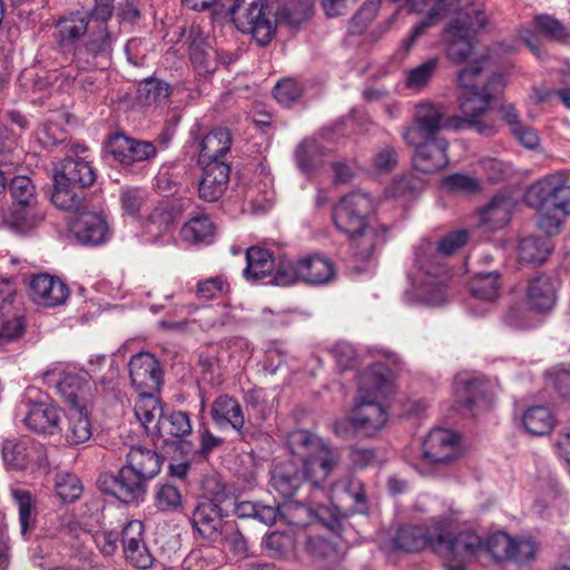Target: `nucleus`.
Instances as JSON below:
<instances>
[{
  "label": "nucleus",
  "instance_id": "42",
  "mask_svg": "<svg viewBox=\"0 0 570 570\" xmlns=\"http://www.w3.org/2000/svg\"><path fill=\"white\" fill-rule=\"evenodd\" d=\"M174 222V208L168 202H160L147 215L144 228L151 239H157L173 226Z\"/></svg>",
  "mask_w": 570,
  "mask_h": 570
},
{
  "label": "nucleus",
  "instance_id": "38",
  "mask_svg": "<svg viewBox=\"0 0 570 570\" xmlns=\"http://www.w3.org/2000/svg\"><path fill=\"white\" fill-rule=\"evenodd\" d=\"M37 448L27 441L6 440L2 444V459L10 470H24L35 460Z\"/></svg>",
  "mask_w": 570,
  "mask_h": 570
},
{
  "label": "nucleus",
  "instance_id": "25",
  "mask_svg": "<svg viewBox=\"0 0 570 570\" xmlns=\"http://www.w3.org/2000/svg\"><path fill=\"white\" fill-rule=\"evenodd\" d=\"M76 238L83 245H100L109 237V225L102 214L80 213L71 227Z\"/></svg>",
  "mask_w": 570,
  "mask_h": 570
},
{
  "label": "nucleus",
  "instance_id": "29",
  "mask_svg": "<svg viewBox=\"0 0 570 570\" xmlns=\"http://www.w3.org/2000/svg\"><path fill=\"white\" fill-rule=\"evenodd\" d=\"M556 302L557 288L550 276L540 275L529 282L527 304L531 309L546 313L554 307Z\"/></svg>",
  "mask_w": 570,
  "mask_h": 570
},
{
  "label": "nucleus",
  "instance_id": "61",
  "mask_svg": "<svg viewBox=\"0 0 570 570\" xmlns=\"http://www.w3.org/2000/svg\"><path fill=\"white\" fill-rule=\"evenodd\" d=\"M469 235L465 230H455L448 234L439 243L435 244L439 256L445 261L446 257L453 255L463 247L468 242Z\"/></svg>",
  "mask_w": 570,
  "mask_h": 570
},
{
  "label": "nucleus",
  "instance_id": "57",
  "mask_svg": "<svg viewBox=\"0 0 570 570\" xmlns=\"http://www.w3.org/2000/svg\"><path fill=\"white\" fill-rule=\"evenodd\" d=\"M513 540L505 532H497L489 537L485 544L487 551L497 561H508L511 559Z\"/></svg>",
  "mask_w": 570,
  "mask_h": 570
},
{
  "label": "nucleus",
  "instance_id": "11",
  "mask_svg": "<svg viewBox=\"0 0 570 570\" xmlns=\"http://www.w3.org/2000/svg\"><path fill=\"white\" fill-rule=\"evenodd\" d=\"M420 473L429 474L440 465L452 463L462 455L460 438L448 429H433L422 443Z\"/></svg>",
  "mask_w": 570,
  "mask_h": 570
},
{
  "label": "nucleus",
  "instance_id": "49",
  "mask_svg": "<svg viewBox=\"0 0 570 570\" xmlns=\"http://www.w3.org/2000/svg\"><path fill=\"white\" fill-rule=\"evenodd\" d=\"M181 236L190 243H209L214 236V225L206 216H196L181 228Z\"/></svg>",
  "mask_w": 570,
  "mask_h": 570
},
{
  "label": "nucleus",
  "instance_id": "19",
  "mask_svg": "<svg viewBox=\"0 0 570 570\" xmlns=\"http://www.w3.org/2000/svg\"><path fill=\"white\" fill-rule=\"evenodd\" d=\"M24 328V316L11 285L0 281V347L20 338Z\"/></svg>",
  "mask_w": 570,
  "mask_h": 570
},
{
  "label": "nucleus",
  "instance_id": "16",
  "mask_svg": "<svg viewBox=\"0 0 570 570\" xmlns=\"http://www.w3.org/2000/svg\"><path fill=\"white\" fill-rule=\"evenodd\" d=\"M442 518L433 517L424 525H406L400 528L394 538L395 548L405 552H417L431 549L438 553L441 548Z\"/></svg>",
  "mask_w": 570,
  "mask_h": 570
},
{
  "label": "nucleus",
  "instance_id": "14",
  "mask_svg": "<svg viewBox=\"0 0 570 570\" xmlns=\"http://www.w3.org/2000/svg\"><path fill=\"white\" fill-rule=\"evenodd\" d=\"M190 139L198 150V164L228 163L226 158L230 151L233 138L227 128L217 127L204 131L202 126L196 124L190 129Z\"/></svg>",
  "mask_w": 570,
  "mask_h": 570
},
{
  "label": "nucleus",
  "instance_id": "21",
  "mask_svg": "<svg viewBox=\"0 0 570 570\" xmlns=\"http://www.w3.org/2000/svg\"><path fill=\"white\" fill-rule=\"evenodd\" d=\"M32 392V390H29L27 396L20 404V407L26 411L23 422L29 430L36 433L51 434L59 425V410L45 399L32 401L30 396Z\"/></svg>",
  "mask_w": 570,
  "mask_h": 570
},
{
  "label": "nucleus",
  "instance_id": "4",
  "mask_svg": "<svg viewBox=\"0 0 570 570\" xmlns=\"http://www.w3.org/2000/svg\"><path fill=\"white\" fill-rule=\"evenodd\" d=\"M414 268L409 276L411 289L405 299L411 304L440 306L446 302V283L451 277L445 261L439 256L435 243L422 239L414 247Z\"/></svg>",
  "mask_w": 570,
  "mask_h": 570
},
{
  "label": "nucleus",
  "instance_id": "3",
  "mask_svg": "<svg viewBox=\"0 0 570 570\" xmlns=\"http://www.w3.org/2000/svg\"><path fill=\"white\" fill-rule=\"evenodd\" d=\"M161 464L163 458L156 451L131 446L118 474L101 475L99 488L126 504H138L144 501L147 483L160 472Z\"/></svg>",
  "mask_w": 570,
  "mask_h": 570
},
{
  "label": "nucleus",
  "instance_id": "6",
  "mask_svg": "<svg viewBox=\"0 0 570 570\" xmlns=\"http://www.w3.org/2000/svg\"><path fill=\"white\" fill-rule=\"evenodd\" d=\"M232 498L225 485L215 479H208L204 483V498L198 502L191 513L194 529L206 540L217 542L223 539L227 524L224 518L227 515V504Z\"/></svg>",
  "mask_w": 570,
  "mask_h": 570
},
{
  "label": "nucleus",
  "instance_id": "26",
  "mask_svg": "<svg viewBox=\"0 0 570 570\" xmlns=\"http://www.w3.org/2000/svg\"><path fill=\"white\" fill-rule=\"evenodd\" d=\"M413 155V166L417 171L435 173L449 163L446 156L448 141L444 139L421 140Z\"/></svg>",
  "mask_w": 570,
  "mask_h": 570
},
{
  "label": "nucleus",
  "instance_id": "34",
  "mask_svg": "<svg viewBox=\"0 0 570 570\" xmlns=\"http://www.w3.org/2000/svg\"><path fill=\"white\" fill-rule=\"evenodd\" d=\"M514 206L511 196L498 194L481 212V223L492 230L501 229L509 223Z\"/></svg>",
  "mask_w": 570,
  "mask_h": 570
},
{
  "label": "nucleus",
  "instance_id": "33",
  "mask_svg": "<svg viewBox=\"0 0 570 570\" xmlns=\"http://www.w3.org/2000/svg\"><path fill=\"white\" fill-rule=\"evenodd\" d=\"M385 228L381 225L367 222L355 235H348L355 249V255L361 259L370 258L375 249L385 243Z\"/></svg>",
  "mask_w": 570,
  "mask_h": 570
},
{
  "label": "nucleus",
  "instance_id": "51",
  "mask_svg": "<svg viewBox=\"0 0 570 570\" xmlns=\"http://www.w3.org/2000/svg\"><path fill=\"white\" fill-rule=\"evenodd\" d=\"M534 23L540 32L550 40L567 42L570 39L568 29L553 16L538 14L534 17Z\"/></svg>",
  "mask_w": 570,
  "mask_h": 570
},
{
  "label": "nucleus",
  "instance_id": "63",
  "mask_svg": "<svg viewBox=\"0 0 570 570\" xmlns=\"http://www.w3.org/2000/svg\"><path fill=\"white\" fill-rule=\"evenodd\" d=\"M443 186L453 193H474L480 190V181L469 175L453 174L443 178Z\"/></svg>",
  "mask_w": 570,
  "mask_h": 570
},
{
  "label": "nucleus",
  "instance_id": "35",
  "mask_svg": "<svg viewBox=\"0 0 570 570\" xmlns=\"http://www.w3.org/2000/svg\"><path fill=\"white\" fill-rule=\"evenodd\" d=\"M210 415L216 424H229L236 431H240L245 423L240 404L237 402V400L226 394L219 395L213 402Z\"/></svg>",
  "mask_w": 570,
  "mask_h": 570
},
{
  "label": "nucleus",
  "instance_id": "53",
  "mask_svg": "<svg viewBox=\"0 0 570 570\" xmlns=\"http://www.w3.org/2000/svg\"><path fill=\"white\" fill-rule=\"evenodd\" d=\"M443 128L453 130L473 129L482 136H492L495 132L492 124L474 121L471 117L463 114L452 117L444 116Z\"/></svg>",
  "mask_w": 570,
  "mask_h": 570
},
{
  "label": "nucleus",
  "instance_id": "9",
  "mask_svg": "<svg viewBox=\"0 0 570 570\" xmlns=\"http://www.w3.org/2000/svg\"><path fill=\"white\" fill-rule=\"evenodd\" d=\"M442 538L438 554L446 560V570H465L464 563L472 559L482 548V539L472 531L454 534L456 519L453 514L441 515Z\"/></svg>",
  "mask_w": 570,
  "mask_h": 570
},
{
  "label": "nucleus",
  "instance_id": "41",
  "mask_svg": "<svg viewBox=\"0 0 570 570\" xmlns=\"http://www.w3.org/2000/svg\"><path fill=\"white\" fill-rule=\"evenodd\" d=\"M247 265L243 271L246 279L261 281L269 276L275 264L271 252L259 246H252L246 250Z\"/></svg>",
  "mask_w": 570,
  "mask_h": 570
},
{
  "label": "nucleus",
  "instance_id": "52",
  "mask_svg": "<svg viewBox=\"0 0 570 570\" xmlns=\"http://www.w3.org/2000/svg\"><path fill=\"white\" fill-rule=\"evenodd\" d=\"M9 190L17 206L37 204L36 187L27 176H16L10 183Z\"/></svg>",
  "mask_w": 570,
  "mask_h": 570
},
{
  "label": "nucleus",
  "instance_id": "10",
  "mask_svg": "<svg viewBox=\"0 0 570 570\" xmlns=\"http://www.w3.org/2000/svg\"><path fill=\"white\" fill-rule=\"evenodd\" d=\"M487 23L485 14L474 8L459 12L445 31L446 56L456 65L464 62L473 49V38Z\"/></svg>",
  "mask_w": 570,
  "mask_h": 570
},
{
  "label": "nucleus",
  "instance_id": "12",
  "mask_svg": "<svg viewBox=\"0 0 570 570\" xmlns=\"http://www.w3.org/2000/svg\"><path fill=\"white\" fill-rule=\"evenodd\" d=\"M531 206H540L548 202L557 212L570 215V184L564 173L558 171L542 177L532 184L525 195Z\"/></svg>",
  "mask_w": 570,
  "mask_h": 570
},
{
  "label": "nucleus",
  "instance_id": "47",
  "mask_svg": "<svg viewBox=\"0 0 570 570\" xmlns=\"http://www.w3.org/2000/svg\"><path fill=\"white\" fill-rule=\"evenodd\" d=\"M336 540L337 535L333 533L330 535L309 533L305 543L306 552L316 560L335 559L340 553Z\"/></svg>",
  "mask_w": 570,
  "mask_h": 570
},
{
  "label": "nucleus",
  "instance_id": "24",
  "mask_svg": "<svg viewBox=\"0 0 570 570\" xmlns=\"http://www.w3.org/2000/svg\"><path fill=\"white\" fill-rule=\"evenodd\" d=\"M99 14H101V19L94 17L83 45L85 51L91 57H106L112 50L114 37L106 23L111 16V10L108 6H102L96 10V16Z\"/></svg>",
  "mask_w": 570,
  "mask_h": 570
},
{
  "label": "nucleus",
  "instance_id": "55",
  "mask_svg": "<svg viewBox=\"0 0 570 570\" xmlns=\"http://www.w3.org/2000/svg\"><path fill=\"white\" fill-rule=\"evenodd\" d=\"M228 292L229 284L222 275L199 281L196 286V294L198 298L206 301L223 297Z\"/></svg>",
  "mask_w": 570,
  "mask_h": 570
},
{
  "label": "nucleus",
  "instance_id": "2",
  "mask_svg": "<svg viewBox=\"0 0 570 570\" xmlns=\"http://www.w3.org/2000/svg\"><path fill=\"white\" fill-rule=\"evenodd\" d=\"M358 385V395L348 422L334 423V432L340 436H347L346 423H350L355 432L373 436L387 421V412L382 400L392 393L389 368L381 363L368 366L361 374Z\"/></svg>",
  "mask_w": 570,
  "mask_h": 570
},
{
  "label": "nucleus",
  "instance_id": "18",
  "mask_svg": "<svg viewBox=\"0 0 570 570\" xmlns=\"http://www.w3.org/2000/svg\"><path fill=\"white\" fill-rule=\"evenodd\" d=\"M326 503L333 505V515L343 513L347 509L354 513H367L368 504L364 484L355 478H346L334 483L330 489L325 488Z\"/></svg>",
  "mask_w": 570,
  "mask_h": 570
},
{
  "label": "nucleus",
  "instance_id": "8",
  "mask_svg": "<svg viewBox=\"0 0 570 570\" xmlns=\"http://www.w3.org/2000/svg\"><path fill=\"white\" fill-rule=\"evenodd\" d=\"M230 16L235 27L252 35L259 46L267 45L275 35L276 24L266 0H236Z\"/></svg>",
  "mask_w": 570,
  "mask_h": 570
},
{
  "label": "nucleus",
  "instance_id": "13",
  "mask_svg": "<svg viewBox=\"0 0 570 570\" xmlns=\"http://www.w3.org/2000/svg\"><path fill=\"white\" fill-rule=\"evenodd\" d=\"M373 208V200L367 194L353 191L344 196L334 207V224L342 233L355 235L367 223V216Z\"/></svg>",
  "mask_w": 570,
  "mask_h": 570
},
{
  "label": "nucleus",
  "instance_id": "5",
  "mask_svg": "<svg viewBox=\"0 0 570 570\" xmlns=\"http://www.w3.org/2000/svg\"><path fill=\"white\" fill-rule=\"evenodd\" d=\"M458 83L463 89L460 111L474 121L488 114L495 95L504 87L503 76L493 70L491 60L483 57L458 72Z\"/></svg>",
  "mask_w": 570,
  "mask_h": 570
},
{
  "label": "nucleus",
  "instance_id": "58",
  "mask_svg": "<svg viewBox=\"0 0 570 570\" xmlns=\"http://www.w3.org/2000/svg\"><path fill=\"white\" fill-rule=\"evenodd\" d=\"M301 258L294 261H283L278 264L272 283L277 286H289L302 282Z\"/></svg>",
  "mask_w": 570,
  "mask_h": 570
},
{
  "label": "nucleus",
  "instance_id": "48",
  "mask_svg": "<svg viewBox=\"0 0 570 570\" xmlns=\"http://www.w3.org/2000/svg\"><path fill=\"white\" fill-rule=\"evenodd\" d=\"M53 191L51 194L52 204L61 209L69 212H78L81 208L82 197L78 195L61 177L53 176Z\"/></svg>",
  "mask_w": 570,
  "mask_h": 570
},
{
  "label": "nucleus",
  "instance_id": "46",
  "mask_svg": "<svg viewBox=\"0 0 570 570\" xmlns=\"http://www.w3.org/2000/svg\"><path fill=\"white\" fill-rule=\"evenodd\" d=\"M440 65L439 58H430L405 71L404 86L410 90L421 91L428 86Z\"/></svg>",
  "mask_w": 570,
  "mask_h": 570
},
{
  "label": "nucleus",
  "instance_id": "7",
  "mask_svg": "<svg viewBox=\"0 0 570 570\" xmlns=\"http://www.w3.org/2000/svg\"><path fill=\"white\" fill-rule=\"evenodd\" d=\"M56 389L69 405L65 430L66 441L71 445L86 443L92 435V429L80 380L68 375L57 383Z\"/></svg>",
  "mask_w": 570,
  "mask_h": 570
},
{
  "label": "nucleus",
  "instance_id": "31",
  "mask_svg": "<svg viewBox=\"0 0 570 570\" xmlns=\"http://www.w3.org/2000/svg\"><path fill=\"white\" fill-rule=\"evenodd\" d=\"M43 220V213L37 204L17 206L3 217V226L16 235L31 234Z\"/></svg>",
  "mask_w": 570,
  "mask_h": 570
},
{
  "label": "nucleus",
  "instance_id": "60",
  "mask_svg": "<svg viewBox=\"0 0 570 570\" xmlns=\"http://www.w3.org/2000/svg\"><path fill=\"white\" fill-rule=\"evenodd\" d=\"M146 202V193L136 187H125L120 191L121 209L130 216L137 215Z\"/></svg>",
  "mask_w": 570,
  "mask_h": 570
},
{
  "label": "nucleus",
  "instance_id": "22",
  "mask_svg": "<svg viewBox=\"0 0 570 570\" xmlns=\"http://www.w3.org/2000/svg\"><path fill=\"white\" fill-rule=\"evenodd\" d=\"M129 375L137 393L157 392L163 379L158 361L147 352L138 353L130 358Z\"/></svg>",
  "mask_w": 570,
  "mask_h": 570
},
{
  "label": "nucleus",
  "instance_id": "17",
  "mask_svg": "<svg viewBox=\"0 0 570 570\" xmlns=\"http://www.w3.org/2000/svg\"><path fill=\"white\" fill-rule=\"evenodd\" d=\"M445 109L442 105L422 102L416 105L413 124L405 127L402 137L409 145H417L421 140L438 139L443 129Z\"/></svg>",
  "mask_w": 570,
  "mask_h": 570
},
{
  "label": "nucleus",
  "instance_id": "20",
  "mask_svg": "<svg viewBox=\"0 0 570 570\" xmlns=\"http://www.w3.org/2000/svg\"><path fill=\"white\" fill-rule=\"evenodd\" d=\"M107 153L122 165L130 166L154 158L157 154L150 141L138 140L124 134H114L106 144Z\"/></svg>",
  "mask_w": 570,
  "mask_h": 570
},
{
  "label": "nucleus",
  "instance_id": "40",
  "mask_svg": "<svg viewBox=\"0 0 570 570\" xmlns=\"http://www.w3.org/2000/svg\"><path fill=\"white\" fill-rule=\"evenodd\" d=\"M553 249V244L548 236H529L522 238L518 247L519 261L523 264H542Z\"/></svg>",
  "mask_w": 570,
  "mask_h": 570
},
{
  "label": "nucleus",
  "instance_id": "37",
  "mask_svg": "<svg viewBox=\"0 0 570 570\" xmlns=\"http://www.w3.org/2000/svg\"><path fill=\"white\" fill-rule=\"evenodd\" d=\"M72 187L86 188L94 184L96 173L89 161L82 158H68L61 165V170L55 174Z\"/></svg>",
  "mask_w": 570,
  "mask_h": 570
},
{
  "label": "nucleus",
  "instance_id": "44",
  "mask_svg": "<svg viewBox=\"0 0 570 570\" xmlns=\"http://www.w3.org/2000/svg\"><path fill=\"white\" fill-rule=\"evenodd\" d=\"M155 433L160 435H170L174 438H184L191 433V423L188 413L184 411H173L164 414L160 421H157Z\"/></svg>",
  "mask_w": 570,
  "mask_h": 570
},
{
  "label": "nucleus",
  "instance_id": "54",
  "mask_svg": "<svg viewBox=\"0 0 570 570\" xmlns=\"http://www.w3.org/2000/svg\"><path fill=\"white\" fill-rule=\"evenodd\" d=\"M57 495L65 502H73L82 493V484L79 478L71 473H58L56 476Z\"/></svg>",
  "mask_w": 570,
  "mask_h": 570
},
{
  "label": "nucleus",
  "instance_id": "27",
  "mask_svg": "<svg viewBox=\"0 0 570 570\" xmlns=\"http://www.w3.org/2000/svg\"><path fill=\"white\" fill-rule=\"evenodd\" d=\"M203 176L198 185V195L206 202H216L225 193L230 175L229 163L199 164Z\"/></svg>",
  "mask_w": 570,
  "mask_h": 570
},
{
  "label": "nucleus",
  "instance_id": "64",
  "mask_svg": "<svg viewBox=\"0 0 570 570\" xmlns=\"http://www.w3.org/2000/svg\"><path fill=\"white\" fill-rule=\"evenodd\" d=\"M399 161V154L393 146L380 148L372 158V166L379 174L392 171Z\"/></svg>",
  "mask_w": 570,
  "mask_h": 570
},
{
  "label": "nucleus",
  "instance_id": "15",
  "mask_svg": "<svg viewBox=\"0 0 570 570\" xmlns=\"http://www.w3.org/2000/svg\"><path fill=\"white\" fill-rule=\"evenodd\" d=\"M406 6L410 12L423 17L403 41L405 49L410 50L429 28L459 9V0H406Z\"/></svg>",
  "mask_w": 570,
  "mask_h": 570
},
{
  "label": "nucleus",
  "instance_id": "45",
  "mask_svg": "<svg viewBox=\"0 0 570 570\" xmlns=\"http://www.w3.org/2000/svg\"><path fill=\"white\" fill-rule=\"evenodd\" d=\"M482 382L476 377L459 375L455 377L456 401L471 410L483 399Z\"/></svg>",
  "mask_w": 570,
  "mask_h": 570
},
{
  "label": "nucleus",
  "instance_id": "39",
  "mask_svg": "<svg viewBox=\"0 0 570 570\" xmlns=\"http://www.w3.org/2000/svg\"><path fill=\"white\" fill-rule=\"evenodd\" d=\"M135 415L147 431L155 433L157 421H160L164 415L160 401L155 392L138 393V400L135 403Z\"/></svg>",
  "mask_w": 570,
  "mask_h": 570
},
{
  "label": "nucleus",
  "instance_id": "28",
  "mask_svg": "<svg viewBox=\"0 0 570 570\" xmlns=\"http://www.w3.org/2000/svg\"><path fill=\"white\" fill-rule=\"evenodd\" d=\"M326 500L321 494L311 491L306 503L298 501H287L281 505V518L288 524L295 527H305L321 514L322 509L326 508Z\"/></svg>",
  "mask_w": 570,
  "mask_h": 570
},
{
  "label": "nucleus",
  "instance_id": "36",
  "mask_svg": "<svg viewBox=\"0 0 570 570\" xmlns=\"http://www.w3.org/2000/svg\"><path fill=\"white\" fill-rule=\"evenodd\" d=\"M92 20L94 16L87 13H70L58 21L56 39L61 46L75 43L87 33Z\"/></svg>",
  "mask_w": 570,
  "mask_h": 570
},
{
  "label": "nucleus",
  "instance_id": "1",
  "mask_svg": "<svg viewBox=\"0 0 570 570\" xmlns=\"http://www.w3.org/2000/svg\"><path fill=\"white\" fill-rule=\"evenodd\" d=\"M287 444L294 455L302 458V463L287 460L276 464L271 471L272 490L288 499L308 483L315 494L326 495L325 482L341 461L340 450L307 430L291 432Z\"/></svg>",
  "mask_w": 570,
  "mask_h": 570
},
{
  "label": "nucleus",
  "instance_id": "43",
  "mask_svg": "<svg viewBox=\"0 0 570 570\" xmlns=\"http://www.w3.org/2000/svg\"><path fill=\"white\" fill-rule=\"evenodd\" d=\"M525 431L532 435L548 434L554 426V416L549 407L535 405L529 407L522 416Z\"/></svg>",
  "mask_w": 570,
  "mask_h": 570
},
{
  "label": "nucleus",
  "instance_id": "56",
  "mask_svg": "<svg viewBox=\"0 0 570 570\" xmlns=\"http://www.w3.org/2000/svg\"><path fill=\"white\" fill-rule=\"evenodd\" d=\"M381 6V0H366L352 17L348 30L353 35L362 33L374 20Z\"/></svg>",
  "mask_w": 570,
  "mask_h": 570
},
{
  "label": "nucleus",
  "instance_id": "23",
  "mask_svg": "<svg viewBox=\"0 0 570 570\" xmlns=\"http://www.w3.org/2000/svg\"><path fill=\"white\" fill-rule=\"evenodd\" d=\"M30 297L45 307H55L63 304L69 297L67 285L56 276L38 274L29 283Z\"/></svg>",
  "mask_w": 570,
  "mask_h": 570
},
{
  "label": "nucleus",
  "instance_id": "30",
  "mask_svg": "<svg viewBox=\"0 0 570 570\" xmlns=\"http://www.w3.org/2000/svg\"><path fill=\"white\" fill-rule=\"evenodd\" d=\"M328 157V149L315 138L304 139L294 151L295 164L305 175L321 169Z\"/></svg>",
  "mask_w": 570,
  "mask_h": 570
},
{
  "label": "nucleus",
  "instance_id": "59",
  "mask_svg": "<svg viewBox=\"0 0 570 570\" xmlns=\"http://www.w3.org/2000/svg\"><path fill=\"white\" fill-rule=\"evenodd\" d=\"M188 38H193L189 46L190 60L195 66L204 68L206 71L210 70L208 59L210 52L205 48L204 38L200 36L198 28L191 27L188 33Z\"/></svg>",
  "mask_w": 570,
  "mask_h": 570
},
{
  "label": "nucleus",
  "instance_id": "50",
  "mask_svg": "<svg viewBox=\"0 0 570 570\" xmlns=\"http://www.w3.org/2000/svg\"><path fill=\"white\" fill-rule=\"evenodd\" d=\"M471 293L475 298L493 301L499 296L500 283L498 273L478 274L471 282Z\"/></svg>",
  "mask_w": 570,
  "mask_h": 570
},
{
  "label": "nucleus",
  "instance_id": "62",
  "mask_svg": "<svg viewBox=\"0 0 570 570\" xmlns=\"http://www.w3.org/2000/svg\"><path fill=\"white\" fill-rule=\"evenodd\" d=\"M566 217L567 215L554 210L553 207L547 208L539 213L538 226L550 238V236L558 235L561 232Z\"/></svg>",
  "mask_w": 570,
  "mask_h": 570
},
{
  "label": "nucleus",
  "instance_id": "32",
  "mask_svg": "<svg viewBox=\"0 0 570 570\" xmlns=\"http://www.w3.org/2000/svg\"><path fill=\"white\" fill-rule=\"evenodd\" d=\"M302 282L311 285H322L332 281L336 274L334 263L320 254L301 258Z\"/></svg>",
  "mask_w": 570,
  "mask_h": 570
}]
</instances>
